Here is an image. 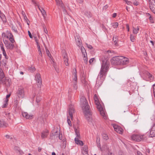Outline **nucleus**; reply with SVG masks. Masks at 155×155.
Masks as SVG:
<instances>
[{
  "mask_svg": "<svg viewBox=\"0 0 155 155\" xmlns=\"http://www.w3.org/2000/svg\"><path fill=\"white\" fill-rule=\"evenodd\" d=\"M94 99L95 101V104L97 105V107L99 106V105H101L98 100L97 95L96 94H94Z\"/></svg>",
  "mask_w": 155,
  "mask_h": 155,
  "instance_id": "obj_21",
  "label": "nucleus"
},
{
  "mask_svg": "<svg viewBox=\"0 0 155 155\" xmlns=\"http://www.w3.org/2000/svg\"><path fill=\"white\" fill-rule=\"evenodd\" d=\"M75 112L74 106L72 105H70L69 107V109L68 110V114H67L70 117L71 119L73 118V114Z\"/></svg>",
  "mask_w": 155,
  "mask_h": 155,
  "instance_id": "obj_8",
  "label": "nucleus"
},
{
  "mask_svg": "<svg viewBox=\"0 0 155 155\" xmlns=\"http://www.w3.org/2000/svg\"><path fill=\"white\" fill-rule=\"evenodd\" d=\"M83 153L84 154H85V155H88L87 148L86 146L84 147L83 148Z\"/></svg>",
  "mask_w": 155,
  "mask_h": 155,
  "instance_id": "obj_38",
  "label": "nucleus"
},
{
  "mask_svg": "<svg viewBox=\"0 0 155 155\" xmlns=\"http://www.w3.org/2000/svg\"><path fill=\"white\" fill-rule=\"evenodd\" d=\"M28 35H29L30 38H32L33 37L32 36V35L29 31H28Z\"/></svg>",
  "mask_w": 155,
  "mask_h": 155,
  "instance_id": "obj_58",
  "label": "nucleus"
},
{
  "mask_svg": "<svg viewBox=\"0 0 155 155\" xmlns=\"http://www.w3.org/2000/svg\"><path fill=\"white\" fill-rule=\"evenodd\" d=\"M4 43L5 46L8 49L12 50L14 47V45L13 43H11L7 40H5Z\"/></svg>",
  "mask_w": 155,
  "mask_h": 155,
  "instance_id": "obj_10",
  "label": "nucleus"
},
{
  "mask_svg": "<svg viewBox=\"0 0 155 155\" xmlns=\"http://www.w3.org/2000/svg\"><path fill=\"white\" fill-rule=\"evenodd\" d=\"M8 100L7 99H5L3 103V104L2 105V107L3 108L6 107L8 105Z\"/></svg>",
  "mask_w": 155,
  "mask_h": 155,
  "instance_id": "obj_27",
  "label": "nucleus"
},
{
  "mask_svg": "<svg viewBox=\"0 0 155 155\" xmlns=\"http://www.w3.org/2000/svg\"><path fill=\"white\" fill-rule=\"evenodd\" d=\"M129 62V60L127 58H124L123 57L122 61H121V65H126L128 64Z\"/></svg>",
  "mask_w": 155,
  "mask_h": 155,
  "instance_id": "obj_17",
  "label": "nucleus"
},
{
  "mask_svg": "<svg viewBox=\"0 0 155 155\" xmlns=\"http://www.w3.org/2000/svg\"><path fill=\"white\" fill-rule=\"evenodd\" d=\"M57 4L58 5L62 6L63 5L61 0H55Z\"/></svg>",
  "mask_w": 155,
  "mask_h": 155,
  "instance_id": "obj_41",
  "label": "nucleus"
},
{
  "mask_svg": "<svg viewBox=\"0 0 155 155\" xmlns=\"http://www.w3.org/2000/svg\"><path fill=\"white\" fill-rule=\"evenodd\" d=\"M115 130L118 133L121 134L123 133V130L120 127L116 125L113 126Z\"/></svg>",
  "mask_w": 155,
  "mask_h": 155,
  "instance_id": "obj_12",
  "label": "nucleus"
},
{
  "mask_svg": "<svg viewBox=\"0 0 155 155\" xmlns=\"http://www.w3.org/2000/svg\"><path fill=\"white\" fill-rule=\"evenodd\" d=\"M8 124L3 120H0V127L4 128L8 126Z\"/></svg>",
  "mask_w": 155,
  "mask_h": 155,
  "instance_id": "obj_18",
  "label": "nucleus"
},
{
  "mask_svg": "<svg viewBox=\"0 0 155 155\" xmlns=\"http://www.w3.org/2000/svg\"><path fill=\"white\" fill-rule=\"evenodd\" d=\"M73 72L74 74V77L73 79L72 83L74 88L76 90L78 88L77 85L78 79L77 75L76 74L77 71L76 69L74 70Z\"/></svg>",
  "mask_w": 155,
  "mask_h": 155,
  "instance_id": "obj_6",
  "label": "nucleus"
},
{
  "mask_svg": "<svg viewBox=\"0 0 155 155\" xmlns=\"http://www.w3.org/2000/svg\"><path fill=\"white\" fill-rule=\"evenodd\" d=\"M77 46L80 47L82 45V42L81 40L78 37L75 38Z\"/></svg>",
  "mask_w": 155,
  "mask_h": 155,
  "instance_id": "obj_22",
  "label": "nucleus"
},
{
  "mask_svg": "<svg viewBox=\"0 0 155 155\" xmlns=\"http://www.w3.org/2000/svg\"><path fill=\"white\" fill-rule=\"evenodd\" d=\"M59 138L60 139V140H61L62 139V134H59V135H58Z\"/></svg>",
  "mask_w": 155,
  "mask_h": 155,
  "instance_id": "obj_62",
  "label": "nucleus"
},
{
  "mask_svg": "<svg viewBox=\"0 0 155 155\" xmlns=\"http://www.w3.org/2000/svg\"><path fill=\"white\" fill-rule=\"evenodd\" d=\"M52 132L53 133L50 135V139H52L53 137H54L55 136H56V137H57L58 135V132L57 130H55V128L52 130Z\"/></svg>",
  "mask_w": 155,
  "mask_h": 155,
  "instance_id": "obj_16",
  "label": "nucleus"
},
{
  "mask_svg": "<svg viewBox=\"0 0 155 155\" xmlns=\"http://www.w3.org/2000/svg\"><path fill=\"white\" fill-rule=\"evenodd\" d=\"M50 61L54 68H56V67H57V66L56 64L54 62V60L53 58H51Z\"/></svg>",
  "mask_w": 155,
  "mask_h": 155,
  "instance_id": "obj_39",
  "label": "nucleus"
},
{
  "mask_svg": "<svg viewBox=\"0 0 155 155\" xmlns=\"http://www.w3.org/2000/svg\"><path fill=\"white\" fill-rule=\"evenodd\" d=\"M150 129L155 131V123L153 124Z\"/></svg>",
  "mask_w": 155,
  "mask_h": 155,
  "instance_id": "obj_57",
  "label": "nucleus"
},
{
  "mask_svg": "<svg viewBox=\"0 0 155 155\" xmlns=\"http://www.w3.org/2000/svg\"><path fill=\"white\" fill-rule=\"evenodd\" d=\"M153 91L154 94L155 93V84H153Z\"/></svg>",
  "mask_w": 155,
  "mask_h": 155,
  "instance_id": "obj_61",
  "label": "nucleus"
},
{
  "mask_svg": "<svg viewBox=\"0 0 155 155\" xmlns=\"http://www.w3.org/2000/svg\"><path fill=\"white\" fill-rule=\"evenodd\" d=\"M48 130L45 131H43L41 133V137L42 138H45L47 137L48 135Z\"/></svg>",
  "mask_w": 155,
  "mask_h": 155,
  "instance_id": "obj_19",
  "label": "nucleus"
},
{
  "mask_svg": "<svg viewBox=\"0 0 155 155\" xmlns=\"http://www.w3.org/2000/svg\"><path fill=\"white\" fill-rule=\"evenodd\" d=\"M35 79L39 85H40L42 84V79L41 75L39 73H37L36 74L35 76Z\"/></svg>",
  "mask_w": 155,
  "mask_h": 155,
  "instance_id": "obj_11",
  "label": "nucleus"
},
{
  "mask_svg": "<svg viewBox=\"0 0 155 155\" xmlns=\"http://www.w3.org/2000/svg\"><path fill=\"white\" fill-rule=\"evenodd\" d=\"M81 50L83 55H86L87 53L85 49L83 46H81Z\"/></svg>",
  "mask_w": 155,
  "mask_h": 155,
  "instance_id": "obj_31",
  "label": "nucleus"
},
{
  "mask_svg": "<svg viewBox=\"0 0 155 155\" xmlns=\"http://www.w3.org/2000/svg\"><path fill=\"white\" fill-rule=\"evenodd\" d=\"M83 56L84 62L85 64H87V55L86 56V55H84Z\"/></svg>",
  "mask_w": 155,
  "mask_h": 155,
  "instance_id": "obj_42",
  "label": "nucleus"
},
{
  "mask_svg": "<svg viewBox=\"0 0 155 155\" xmlns=\"http://www.w3.org/2000/svg\"><path fill=\"white\" fill-rule=\"evenodd\" d=\"M16 93L18 96V98L20 97H22V98L24 97L25 95L24 88L21 87H19Z\"/></svg>",
  "mask_w": 155,
  "mask_h": 155,
  "instance_id": "obj_7",
  "label": "nucleus"
},
{
  "mask_svg": "<svg viewBox=\"0 0 155 155\" xmlns=\"http://www.w3.org/2000/svg\"><path fill=\"white\" fill-rule=\"evenodd\" d=\"M133 83L131 81H129L127 83V85L128 86V89L129 90L132 88V84Z\"/></svg>",
  "mask_w": 155,
  "mask_h": 155,
  "instance_id": "obj_32",
  "label": "nucleus"
},
{
  "mask_svg": "<svg viewBox=\"0 0 155 155\" xmlns=\"http://www.w3.org/2000/svg\"><path fill=\"white\" fill-rule=\"evenodd\" d=\"M2 36L4 37H6L7 38H8V36H7L6 35V34H5V33H4V32H3L2 33Z\"/></svg>",
  "mask_w": 155,
  "mask_h": 155,
  "instance_id": "obj_59",
  "label": "nucleus"
},
{
  "mask_svg": "<svg viewBox=\"0 0 155 155\" xmlns=\"http://www.w3.org/2000/svg\"><path fill=\"white\" fill-rule=\"evenodd\" d=\"M133 32L134 34H137L138 33V31L137 30V28L133 27Z\"/></svg>",
  "mask_w": 155,
  "mask_h": 155,
  "instance_id": "obj_46",
  "label": "nucleus"
},
{
  "mask_svg": "<svg viewBox=\"0 0 155 155\" xmlns=\"http://www.w3.org/2000/svg\"><path fill=\"white\" fill-rule=\"evenodd\" d=\"M116 16H117V13H114L113 14L112 17L113 18H114L116 17Z\"/></svg>",
  "mask_w": 155,
  "mask_h": 155,
  "instance_id": "obj_64",
  "label": "nucleus"
},
{
  "mask_svg": "<svg viewBox=\"0 0 155 155\" xmlns=\"http://www.w3.org/2000/svg\"><path fill=\"white\" fill-rule=\"evenodd\" d=\"M42 14L44 18H46V12L45 11L44 12H42Z\"/></svg>",
  "mask_w": 155,
  "mask_h": 155,
  "instance_id": "obj_56",
  "label": "nucleus"
},
{
  "mask_svg": "<svg viewBox=\"0 0 155 155\" xmlns=\"http://www.w3.org/2000/svg\"><path fill=\"white\" fill-rule=\"evenodd\" d=\"M118 26V23L117 22L113 23L112 24V27H113V28H117Z\"/></svg>",
  "mask_w": 155,
  "mask_h": 155,
  "instance_id": "obj_45",
  "label": "nucleus"
},
{
  "mask_svg": "<svg viewBox=\"0 0 155 155\" xmlns=\"http://www.w3.org/2000/svg\"><path fill=\"white\" fill-rule=\"evenodd\" d=\"M24 16V19L26 21V22L27 23V24L29 25V20L28 19L26 16L25 14L23 15Z\"/></svg>",
  "mask_w": 155,
  "mask_h": 155,
  "instance_id": "obj_43",
  "label": "nucleus"
},
{
  "mask_svg": "<svg viewBox=\"0 0 155 155\" xmlns=\"http://www.w3.org/2000/svg\"><path fill=\"white\" fill-rule=\"evenodd\" d=\"M0 16L1 19L3 20V21H5V20H4V19H6L5 18V16L3 14H1V15H0Z\"/></svg>",
  "mask_w": 155,
  "mask_h": 155,
  "instance_id": "obj_48",
  "label": "nucleus"
},
{
  "mask_svg": "<svg viewBox=\"0 0 155 155\" xmlns=\"http://www.w3.org/2000/svg\"><path fill=\"white\" fill-rule=\"evenodd\" d=\"M133 3L136 6H137L139 5V3L136 1H136L133 2Z\"/></svg>",
  "mask_w": 155,
  "mask_h": 155,
  "instance_id": "obj_60",
  "label": "nucleus"
},
{
  "mask_svg": "<svg viewBox=\"0 0 155 155\" xmlns=\"http://www.w3.org/2000/svg\"><path fill=\"white\" fill-rule=\"evenodd\" d=\"M8 38H10V37L12 38L13 37V35H12V34L10 32H8Z\"/></svg>",
  "mask_w": 155,
  "mask_h": 155,
  "instance_id": "obj_54",
  "label": "nucleus"
},
{
  "mask_svg": "<svg viewBox=\"0 0 155 155\" xmlns=\"http://www.w3.org/2000/svg\"><path fill=\"white\" fill-rule=\"evenodd\" d=\"M5 77V75L2 70L0 69V81H2Z\"/></svg>",
  "mask_w": 155,
  "mask_h": 155,
  "instance_id": "obj_30",
  "label": "nucleus"
},
{
  "mask_svg": "<svg viewBox=\"0 0 155 155\" xmlns=\"http://www.w3.org/2000/svg\"><path fill=\"white\" fill-rule=\"evenodd\" d=\"M12 114L9 113H5V115L4 114V116L7 118V120H11V115Z\"/></svg>",
  "mask_w": 155,
  "mask_h": 155,
  "instance_id": "obj_26",
  "label": "nucleus"
},
{
  "mask_svg": "<svg viewBox=\"0 0 155 155\" xmlns=\"http://www.w3.org/2000/svg\"><path fill=\"white\" fill-rule=\"evenodd\" d=\"M123 56H115L111 60V63L114 65H120Z\"/></svg>",
  "mask_w": 155,
  "mask_h": 155,
  "instance_id": "obj_3",
  "label": "nucleus"
},
{
  "mask_svg": "<svg viewBox=\"0 0 155 155\" xmlns=\"http://www.w3.org/2000/svg\"><path fill=\"white\" fill-rule=\"evenodd\" d=\"M135 36L132 34L130 35V38L131 41L133 42L135 41Z\"/></svg>",
  "mask_w": 155,
  "mask_h": 155,
  "instance_id": "obj_40",
  "label": "nucleus"
},
{
  "mask_svg": "<svg viewBox=\"0 0 155 155\" xmlns=\"http://www.w3.org/2000/svg\"><path fill=\"white\" fill-rule=\"evenodd\" d=\"M86 45L87 48L90 49H92L93 48L92 46L90 45H88L87 43H86Z\"/></svg>",
  "mask_w": 155,
  "mask_h": 155,
  "instance_id": "obj_51",
  "label": "nucleus"
},
{
  "mask_svg": "<svg viewBox=\"0 0 155 155\" xmlns=\"http://www.w3.org/2000/svg\"><path fill=\"white\" fill-rule=\"evenodd\" d=\"M22 114L23 117L27 119H32L33 117V115H29L26 112H22Z\"/></svg>",
  "mask_w": 155,
  "mask_h": 155,
  "instance_id": "obj_13",
  "label": "nucleus"
},
{
  "mask_svg": "<svg viewBox=\"0 0 155 155\" xmlns=\"http://www.w3.org/2000/svg\"><path fill=\"white\" fill-rule=\"evenodd\" d=\"M44 32H45L46 34H48V31H47V29H46V28H45L44 27Z\"/></svg>",
  "mask_w": 155,
  "mask_h": 155,
  "instance_id": "obj_63",
  "label": "nucleus"
},
{
  "mask_svg": "<svg viewBox=\"0 0 155 155\" xmlns=\"http://www.w3.org/2000/svg\"><path fill=\"white\" fill-rule=\"evenodd\" d=\"M94 60H95V59L94 58H92L89 60V63L90 64H91L93 62Z\"/></svg>",
  "mask_w": 155,
  "mask_h": 155,
  "instance_id": "obj_55",
  "label": "nucleus"
},
{
  "mask_svg": "<svg viewBox=\"0 0 155 155\" xmlns=\"http://www.w3.org/2000/svg\"><path fill=\"white\" fill-rule=\"evenodd\" d=\"M75 134L76 135V137L75 138H78V139H80V134L79 132H78L77 129H75L74 130Z\"/></svg>",
  "mask_w": 155,
  "mask_h": 155,
  "instance_id": "obj_35",
  "label": "nucleus"
},
{
  "mask_svg": "<svg viewBox=\"0 0 155 155\" xmlns=\"http://www.w3.org/2000/svg\"><path fill=\"white\" fill-rule=\"evenodd\" d=\"M118 41V39L117 37H113V41L114 42V43L115 46H117L118 45V44L117 43V42Z\"/></svg>",
  "mask_w": 155,
  "mask_h": 155,
  "instance_id": "obj_29",
  "label": "nucleus"
},
{
  "mask_svg": "<svg viewBox=\"0 0 155 155\" xmlns=\"http://www.w3.org/2000/svg\"><path fill=\"white\" fill-rule=\"evenodd\" d=\"M12 30L16 33H18L17 30L16 29V28H15V27L14 26H12Z\"/></svg>",
  "mask_w": 155,
  "mask_h": 155,
  "instance_id": "obj_52",
  "label": "nucleus"
},
{
  "mask_svg": "<svg viewBox=\"0 0 155 155\" xmlns=\"http://www.w3.org/2000/svg\"><path fill=\"white\" fill-rule=\"evenodd\" d=\"M41 99L40 94H37L36 96V102L37 103L38 105V103L41 101Z\"/></svg>",
  "mask_w": 155,
  "mask_h": 155,
  "instance_id": "obj_25",
  "label": "nucleus"
},
{
  "mask_svg": "<svg viewBox=\"0 0 155 155\" xmlns=\"http://www.w3.org/2000/svg\"><path fill=\"white\" fill-rule=\"evenodd\" d=\"M80 97L81 105L84 111L85 117L88 122L91 121L92 114L90 111V106L83 93H81Z\"/></svg>",
  "mask_w": 155,
  "mask_h": 155,
  "instance_id": "obj_2",
  "label": "nucleus"
},
{
  "mask_svg": "<svg viewBox=\"0 0 155 155\" xmlns=\"http://www.w3.org/2000/svg\"><path fill=\"white\" fill-rule=\"evenodd\" d=\"M85 15L88 18H90L91 17L92 15L91 13L88 11H86L85 12Z\"/></svg>",
  "mask_w": 155,
  "mask_h": 155,
  "instance_id": "obj_33",
  "label": "nucleus"
},
{
  "mask_svg": "<svg viewBox=\"0 0 155 155\" xmlns=\"http://www.w3.org/2000/svg\"><path fill=\"white\" fill-rule=\"evenodd\" d=\"M70 117L68 114V115H67V122H68V125L69 126H71L72 125V124H71V121L70 120Z\"/></svg>",
  "mask_w": 155,
  "mask_h": 155,
  "instance_id": "obj_44",
  "label": "nucleus"
},
{
  "mask_svg": "<svg viewBox=\"0 0 155 155\" xmlns=\"http://www.w3.org/2000/svg\"><path fill=\"white\" fill-rule=\"evenodd\" d=\"M79 139L78 138H75L74 140L75 143L79 145L80 146H82L83 145V143L82 141L79 140Z\"/></svg>",
  "mask_w": 155,
  "mask_h": 155,
  "instance_id": "obj_23",
  "label": "nucleus"
},
{
  "mask_svg": "<svg viewBox=\"0 0 155 155\" xmlns=\"http://www.w3.org/2000/svg\"><path fill=\"white\" fill-rule=\"evenodd\" d=\"M14 150L18 151L21 155L23 153V151L20 150L19 147L15 146L14 147Z\"/></svg>",
  "mask_w": 155,
  "mask_h": 155,
  "instance_id": "obj_28",
  "label": "nucleus"
},
{
  "mask_svg": "<svg viewBox=\"0 0 155 155\" xmlns=\"http://www.w3.org/2000/svg\"><path fill=\"white\" fill-rule=\"evenodd\" d=\"M126 3L128 5H131V4L132 3L130 1H129L127 0L126 1Z\"/></svg>",
  "mask_w": 155,
  "mask_h": 155,
  "instance_id": "obj_53",
  "label": "nucleus"
},
{
  "mask_svg": "<svg viewBox=\"0 0 155 155\" xmlns=\"http://www.w3.org/2000/svg\"><path fill=\"white\" fill-rule=\"evenodd\" d=\"M19 99V98H17V99L14 101V104L15 107H17L18 105V101Z\"/></svg>",
  "mask_w": 155,
  "mask_h": 155,
  "instance_id": "obj_36",
  "label": "nucleus"
},
{
  "mask_svg": "<svg viewBox=\"0 0 155 155\" xmlns=\"http://www.w3.org/2000/svg\"><path fill=\"white\" fill-rule=\"evenodd\" d=\"M144 136V135L134 134L131 136V138L132 140L139 142L143 140Z\"/></svg>",
  "mask_w": 155,
  "mask_h": 155,
  "instance_id": "obj_4",
  "label": "nucleus"
},
{
  "mask_svg": "<svg viewBox=\"0 0 155 155\" xmlns=\"http://www.w3.org/2000/svg\"><path fill=\"white\" fill-rule=\"evenodd\" d=\"M102 136L103 139L105 140H107L109 138L107 135L105 133H103Z\"/></svg>",
  "mask_w": 155,
  "mask_h": 155,
  "instance_id": "obj_37",
  "label": "nucleus"
},
{
  "mask_svg": "<svg viewBox=\"0 0 155 155\" xmlns=\"http://www.w3.org/2000/svg\"><path fill=\"white\" fill-rule=\"evenodd\" d=\"M28 70L31 72H34L35 70V68L33 66H32L31 67H29Z\"/></svg>",
  "mask_w": 155,
  "mask_h": 155,
  "instance_id": "obj_34",
  "label": "nucleus"
},
{
  "mask_svg": "<svg viewBox=\"0 0 155 155\" xmlns=\"http://www.w3.org/2000/svg\"><path fill=\"white\" fill-rule=\"evenodd\" d=\"M63 60L64 61V64L66 66H68L69 65L68 60V59L67 54L66 53H65L63 55Z\"/></svg>",
  "mask_w": 155,
  "mask_h": 155,
  "instance_id": "obj_14",
  "label": "nucleus"
},
{
  "mask_svg": "<svg viewBox=\"0 0 155 155\" xmlns=\"http://www.w3.org/2000/svg\"><path fill=\"white\" fill-rule=\"evenodd\" d=\"M2 83L5 85L6 89L7 90L8 88L10 86L11 84V80L9 78L5 77L3 79Z\"/></svg>",
  "mask_w": 155,
  "mask_h": 155,
  "instance_id": "obj_5",
  "label": "nucleus"
},
{
  "mask_svg": "<svg viewBox=\"0 0 155 155\" xmlns=\"http://www.w3.org/2000/svg\"><path fill=\"white\" fill-rule=\"evenodd\" d=\"M100 60L101 61V66L96 83V85L98 87L100 86L102 84L107 75L110 64L109 61L106 57L102 56Z\"/></svg>",
  "mask_w": 155,
  "mask_h": 155,
  "instance_id": "obj_1",
  "label": "nucleus"
},
{
  "mask_svg": "<svg viewBox=\"0 0 155 155\" xmlns=\"http://www.w3.org/2000/svg\"><path fill=\"white\" fill-rule=\"evenodd\" d=\"M97 107V109H98L101 114L104 117L105 114L104 111L103 110V108L101 106V105H99V106Z\"/></svg>",
  "mask_w": 155,
  "mask_h": 155,
  "instance_id": "obj_20",
  "label": "nucleus"
},
{
  "mask_svg": "<svg viewBox=\"0 0 155 155\" xmlns=\"http://www.w3.org/2000/svg\"><path fill=\"white\" fill-rule=\"evenodd\" d=\"M8 38L12 43H13L15 42L13 37L12 38L10 37V38Z\"/></svg>",
  "mask_w": 155,
  "mask_h": 155,
  "instance_id": "obj_50",
  "label": "nucleus"
},
{
  "mask_svg": "<svg viewBox=\"0 0 155 155\" xmlns=\"http://www.w3.org/2000/svg\"><path fill=\"white\" fill-rule=\"evenodd\" d=\"M145 75L147 77L150 81H152L154 79L153 76L148 71H145L144 73Z\"/></svg>",
  "mask_w": 155,
  "mask_h": 155,
  "instance_id": "obj_15",
  "label": "nucleus"
},
{
  "mask_svg": "<svg viewBox=\"0 0 155 155\" xmlns=\"http://www.w3.org/2000/svg\"><path fill=\"white\" fill-rule=\"evenodd\" d=\"M149 19L150 21V22L152 23H154V21L153 20V17L152 16H150V17L149 18Z\"/></svg>",
  "mask_w": 155,
  "mask_h": 155,
  "instance_id": "obj_47",
  "label": "nucleus"
},
{
  "mask_svg": "<svg viewBox=\"0 0 155 155\" xmlns=\"http://www.w3.org/2000/svg\"><path fill=\"white\" fill-rule=\"evenodd\" d=\"M45 50L46 53L47 54L48 56V57H50L51 54L49 50L47 48H45Z\"/></svg>",
  "mask_w": 155,
  "mask_h": 155,
  "instance_id": "obj_49",
  "label": "nucleus"
},
{
  "mask_svg": "<svg viewBox=\"0 0 155 155\" xmlns=\"http://www.w3.org/2000/svg\"><path fill=\"white\" fill-rule=\"evenodd\" d=\"M149 137H155V131L151 129L150 130Z\"/></svg>",
  "mask_w": 155,
  "mask_h": 155,
  "instance_id": "obj_24",
  "label": "nucleus"
},
{
  "mask_svg": "<svg viewBox=\"0 0 155 155\" xmlns=\"http://www.w3.org/2000/svg\"><path fill=\"white\" fill-rule=\"evenodd\" d=\"M149 7L151 11L155 14V0H149Z\"/></svg>",
  "mask_w": 155,
  "mask_h": 155,
  "instance_id": "obj_9",
  "label": "nucleus"
}]
</instances>
